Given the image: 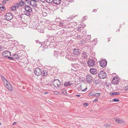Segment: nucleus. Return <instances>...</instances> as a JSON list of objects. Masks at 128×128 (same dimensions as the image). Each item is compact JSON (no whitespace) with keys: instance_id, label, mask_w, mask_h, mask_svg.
Segmentation results:
<instances>
[{"instance_id":"1","label":"nucleus","mask_w":128,"mask_h":128,"mask_svg":"<svg viewBox=\"0 0 128 128\" xmlns=\"http://www.w3.org/2000/svg\"><path fill=\"white\" fill-rule=\"evenodd\" d=\"M24 8L26 10L24 12V14L30 17L32 16L33 14L32 8L28 5H26Z\"/></svg>"},{"instance_id":"2","label":"nucleus","mask_w":128,"mask_h":128,"mask_svg":"<svg viewBox=\"0 0 128 128\" xmlns=\"http://www.w3.org/2000/svg\"><path fill=\"white\" fill-rule=\"evenodd\" d=\"M87 63L89 67H92L94 66L95 61L93 59H90L88 60Z\"/></svg>"},{"instance_id":"3","label":"nucleus","mask_w":128,"mask_h":128,"mask_svg":"<svg viewBox=\"0 0 128 128\" xmlns=\"http://www.w3.org/2000/svg\"><path fill=\"white\" fill-rule=\"evenodd\" d=\"M53 85L55 87L59 88L61 85V82L58 79H55L53 81Z\"/></svg>"},{"instance_id":"4","label":"nucleus","mask_w":128,"mask_h":128,"mask_svg":"<svg viewBox=\"0 0 128 128\" xmlns=\"http://www.w3.org/2000/svg\"><path fill=\"white\" fill-rule=\"evenodd\" d=\"M13 16L10 12L6 13L4 16V18L7 20H9L13 18Z\"/></svg>"},{"instance_id":"5","label":"nucleus","mask_w":128,"mask_h":128,"mask_svg":"<svg viewBox=\"0 0 128 128\" xmlns=\"http://www.w3.org/2000/svg\"><path fill=\"white\" fill-rule=\"evenodd\" d=\"M98 76L101 79H104L106 77V74L104 71H100L98 74Z\"/></svg>"},{"instance_id":"6","label":"nucleus","mask_w":128,"mask_h":128,"mask_svg":"<svg viewBox=\"0 0 128 128\" xmlns=\"http://www.w3.org/2000/svg\"><path fill=\"white\" fill-rule=\"evenodd\" d=\"M34 72L36 76H40L42 74V69L38 68H36L34 70Z\"/></svg>"},{"instance_id":"7","label":"nucleus","mask_w":128,"mask_h":128,"mask_svg":"<svg viewBox=\"0 0 128 128\" xmlns=\"http://www.w3.org/2000/svg\"><path fill=\"white\" fill-rule=\"evenodd\" d=\"M107 64V61L105 60H102L100 62V66L102 68L105 67Z\"/></svg>"},{"instance_id":"8","label":"nucleus","mask_w":128,"mask_h":128,"mask_svg":"<svg viewBox=\"0 0 128 128\" xmlns=\"http://www.w3.org/2000/svg\"><path fill=\"white\" fill-rule=\"evenodd\" d=\"M28 3L33 7H36L37 6V2L33 0H31L27 2Z\"/></svg>"},{"instance_id":"9","label":"nucleus","mask_w":128,"mask_h":128,"mask_svg":"<svg viewBox=\"0 0 128 128\" xmlns=\"http://www.w3.org/2000/svg\"><path fill=\"white\" fill-rule=\"evenodd\" d=\"M119 80L117 77H115L114 78L112 81V84L116 85L118 83Z\"/></svg>"},{"instance_id":"10","label":"nucleus","mask_w":128,"mask_h":128,"mask_svg":"<svg viewBox=\"0 0 128 128\" xmlns=\"http://www.w3.org/2000/svg\"><path fill=\"white\" fill-rule=\"evenodd\" d=\"M42 44H41V46L39 48L38 52H42L45 51L48 48V46L46 47L44 46H42Z\"/></svg>"},{"instance_id":"11","label":"nucleus","mask_w":128,"mask_h":128,"mask_svg":"<svg viewBox=\"0 0 128 128\" xmlns=\"http://www.w3.org/2000/svg\"><path fill=\"white\" fill-rule=\"evenodd\" d=\"M4 84L7 89L10 91L12 90V86L8 81L4 83Z\"/></svg>"},{"instance_id":"12","label":"nucleus","mask_w":128,"mask_h":128,"mask_svg":"<svg viewBox=\"0 0 128 128\" xmlns=\"http://www.w3.org/2000/svg\"><path fill=\"white\" fill-rule=\"evenodd\" d=\"M2 55L4 56L8 57V56H10L11 55V54L9 51L6 50L3 53Z\"/></svg>"},{"instance_id":"13","label":"nucleus","mask_w":128,"mask_h":128,"mask_svg":"<svg viewBox=\"0 0 128 128\" xmlns=\"http://www.w3.org/2000/svg\"><path fill=\"white\" fill-rule=\"evenodd\" d=\"M23 15V14H17L15 16V18L18 20L20 21L22 20V18L23 17V16H22Z\"/></svg>"},{"instance_id":"14","label":"nucleus","mask_w":128,"mask_h":128,"mask_svg":"<svg viewBox=\"0 0 128 128\" xmlns=\"http://www.w3.org/2000/svg\"><path fill=\"white\" fill-rule=\"evenodd\" d=\"M42 44V45H43L45 47L48 46V48L49 45H50V42L49 41L47 40H45L44 42L42 43H41Z\"/></svg>"},{"instance_id":"15","label":"nucleus","mask_w":128,"mask_h":128,"mask_svg":"<svg viewBox=\"0 0 128 128\" xmlns=\"http://www.w3.org/2000/svg\"><path fill=\"white\" fill-rule=\"evenodd\" d=\"M76 25L77 24L76 22H72L70 23L68 25V27L69 28H74V26Z\"/></svg>"},{"instance_id":"16","label":"nucleus","mask_w":128,"mask_h":128,"mask_svg":"<svg viewBox=\"0 0 128 128\" xmlns=\"http://www.w3.org/2000/svg\"><path fill=\"white\" fill-rule=\"evenodd\" d=\"M73 54L75 55H78L80 54V51L78 48H74L73 50Z\"/></svg>"},{"instance_id":"17","label":"nucleus","mask_w":128,"mask_h":128,"mask_svg":"<svg viewBox=\"0 0 128 128\" xmlns=\"http://www.w3.org/2000/svg\"><path fill=\"white\" fill-rule=\"evenodd\" d=\"M90 72L91 74H95L97 73L96 70L94 68H90Z\"/></svg>"},{"instance_id":"18","label":"nucleus","mask_w":128,"mask_h":128,"mask_svg":"<svg viewBox=\"0 0 128 128\" xmlns=\"http://www.w3.org/2000/svg\"><path fill=\"white\" fill-rule=\"evenodd\" d=\"M82 59H86L87 58L88 55L86 52H82Z\"/></svg>"},{"instance_id":"19","label":"nucleus","mask_w":128,"mask_h":128,"mask_svg":"<svg viewBox=\"0 0 128 128\" xmlns=\"http://www.w3.org/2000/svg\"><path fill=\"white\" fill-rule=\"evenodd\" d=\"M86 80L88 82H90L92 80V78L90 75L88 74L86 76Z\"/></svg>"},{"instance_id":"20","label":"nucleus","mask_w":128,"mask_h":128,"mask_svg":"<svg viewBox=\"0 0 128 128\" xmlns=\"http://www.w3.org/2000/svg\"><path fill=\"white\" fill-rule=\"evenodd\" d=\"M13 56L14 59V60H18L20 58V56L18 54H14Z\"/></svg>"},{"instance_id":"21","label":"nucleus","mask_w":128,"mask_h":128,"mask_svg":"<svg viewBox=\"0 0 128 128\" xmlns=\"http://www.w3.org/2000/svg\"><path fill=\"white\" fill-rule=\"evenodd\" d=\"M89 41L86 38L83 40H82L81 41V42L82 44H85L88 42Z\"/></svg>"},{"instance_id":"22","label":"nucleus","mask_w":128,"mask_h":128,"mask_svg":"<svg viewBox=\"0 0 128 128\" xmlns=\"http://www.w3.org/2000/svg\"><path fill=\"white\" fill-rule=\"evenodd\" d=\"M42 75L44 76H46L47 75H48V72L46 70H44L42 72Z\"/></svg>"},{"instance_id":"23","label":"nucleus","mask_w":128,"mask_h":128,"mask_svg":"<svg viewBox=\"0 0 128 128\" xmlns=\"http://www.w3.org/2000/svg\"><path fill=\"white\" fill-rule=\"evenodd\" d=\"M100 79L99 78L97 79L95 78L94 80V82L96 84H99L100 83Z\"/></svg>"},{"instance_id":"24","label":"nucleus","mask_w":128,"mask_h":128,"mask_svg":"<svg viewBox=\"0 0 128 128\" xmlns=\"http://www.w3.org/2000/svg\"><path fill=\"white\" fill-rule=\"evenodd\" d=\"M53 1L54 3L56 5L60 4L61 2L60 0H53Z\"/></svg>"},{"instance_id":"25","label":"nucleus","mask_w":128,"mask_h":128,"mask_svg":"<svg viewBox=\"0 0 128 128\" xmlns=\"http://www.w3.org/2000/svg\"><path fill=\"white\" fill-rule=\"evenodd\" d=\"M32 28H33L34 29H36L38 30V31L40 32H42L41 31V30H40L39 29V28H38V27H36V25H32V26L31 27Z\"/></svg>"},{"instance_id":"26","label":"nucleus","mask_w":128,"mask_h":128,"mask_svg":"<svg viewBox=\"0 0 128 128\" xmlns=\"http://www.w3.org/2000/svg\"><path fill=\"white\" fill-rule=\"evenodd\" d=\"M60 92L62 94L64 95H66L67 94L66 90L64 89L61 90H60Z\"/></svg>"},{"instance_id":"27","label":"nucleus","mask_w":128,"mask_h":128,"mask_svg":"<svg viewBox=\"0 0 128 128\" xmlns=\"http://www.w3.org/2000/svg\"><path fill=\"white\" fill-rule=\"evenodd\" d=\"M115 120L116 122L120 124H123L124 123V122H122V121L118 119H115Z\"/></svg>"},{"instance_id":"28","label":"nucleus","mask_w":128,"mask_h":128,"mask_svg":"<svg viewBox=\"0 0 128 128\" xmlns=\"http://www.w3.org/2000/svg\"><path fill=\"white\" fill-rule=\"evenodd\" d=\"M72 32L71 31H68L67 32H66V34L67 36H72V33L71 32Z\"/></svg>"},{"instance_id":"29","label":"nucleus","mask_w":128,"mask_h":128,"mask_svg":"<svg viewBox=\"0 0 128 128\" xmlns=\"http://www.w3.org/2000/svg\"><path fill=\"white\" fill-rule=\"evenodd\" d=\"M110 94L111 96L118 95L120 94V93L118 92H110Z\"/></svg>"},{"instance_id":"30","label":"nucleus","mask_w":128,"mask_h":128,"mask_svg":"<svg viewBox=\"0 0 128 128\" xmlns=\"http://www.w3.org/2000/svg\"><path fill=\"white\" fill-rule=\"evenodd\" d=\"M0 77L1 78V79L4 82H6V81H8L6 80V79L4 77V76L2 75H1L0 76Z\"/></svg>"},{"instance_id":"31","label":"nucleus","mask_w":128,"mask_h":128,"mask_svg":"<svg viewBox=\"0 0 128 128\" xmlns=\"http://www.w3.org/2000/svg\"><path fill=\"white\" fill-rule=\"evenodd\" d=\"M95 92L93 91L91 92H90L88 94V96H94L95 95Z\"/></svg>"},{"instance_id":"32","label":"nucleus","mask_w":128,"mask_h":128,"mask_svg":"<svg viewBox=\"0 0 128 128\" xmlns=\"http://www.w3.org/2000/svg\"><path fill=\"white\" fill-rule=\"evenodd\" d=\"M70 82H65L64 84V85L65 86H70L71 84H70Z\"/></svg>"},{"instance_id":"33","label":"nucleus","mask_w":128,"mask_h":128,"mask_svg":"<svg viewBox=\"0 0 128 128\" xmlns=\"http://www.w3.org/2000/svg\"><path fill=\"white\" fill-rule=\"evenodd\" d=\"M24 4V2L23 0H21L19 2V5L20 6L22 7Z\"/></svg>"},{"instance_id":"34","label":"nucleus","mask_w":128,"mask_h":128,"mask_svg":"<svg viewBox=\"0 0 128 128\" xmlns=\"http://www.w3.org/2000/svg\"><path fill=\"white\" fill-rule=\"evenodd\" d=\"M120 101V100L119 99L117 98H115L112 99V102H118Z\"/></svg>"},{"instance_id":"35","label":"nucleus","mask_w":128,"mask_h":128,"mask_svg":"<svg viewBox=\"0 0 128 128\" xmlns=\"http://www.w3.org/2000/svg\"><path fill=\"white\" fill-rule=\"evenodd\" d=\"M19 4L18 3H16L15 4L14 6H15L16 8H18L19 6Z\"/></svg>"},{"instance_id":"36","label":"nucleus","mask_w":128,"mask_h":128,"mask_svg":"<svg viewBox=\"0 0 128 128\" xmlns=\"http://www.w3.org/2000/svg\"><path fill=\"white\" fill-rule=\"evenodd\" d=\"M8 58L10 60H14V57L13 55H12V57H10V56H8Z\"/></svg>"},{"instance_id":"37","label":"nucleus","mask_w":128,"mask_h":128,"mask_svg":"<svg viewBox=\"0 0 128 128\" xmlns=\"http://www.w3.org/2000/svg\"><path fill=\"white\" fill-rule=\"evenodd\" d=\"M92 42L94 44V45H96L97 42V41L95 39H94L92 41Z\"/></svg>"},{"instance_id":"38","label":"nucleus","mask_w":128,"mask_h":128,"mask_svg":"<svg viewBox=\"0 0 128 128\" xmlns=\"http://www.w3.org/2000/svg\"><path fill=\"white\" fill-rule=\"evenodd\" d=\"M91 38V36L90 35H88L86 38V39L89 40L90 41V38Z\"/></svg>"},{"instance_id":"39","label":"nucleus","mask_w":128,"mask_h":128,"mask_svg":"<svg viewBox=\"0 0 128 128\" xmlns=\"http://www.w3.org/2000/svg\"><path fill=\"white\" fill-rule=\"evenodd\" d=\"M94 94L95 95L94 96H97V97H99L100 96V94L99 93H97L96 94L95 93Z\"/></svg>"},{"instance_id":"40","label":"nucleus","mask_w":128,"mask_h":128,"mask_svg":"<svg viewBox=\"0 0 128 128\" xmlns=\"http://www.w3.org/2000/svg\"><path fill=\"white\" fill-rule=\"evenodd\" d=\"M46 1L48 3H51L53 1V0H46Z\"/></svg>"},{"instance_id":"41","label":"nucleus","mask_w":128,"mask_h":128,"mask_svg":"<svg viewBox=\"0 0 128 128\" xmlns=\"http://www.w3.org/2000/svg\"><path fill=\"white\" fill-rule=\"evenodd\" d=\"M11 8V10L13 11L15 10L16 9L15 6H12Z\"/></svg>"},{"instance_id":"42","label":"nucleus","mask_w":128,"mask_h":128,"mask_svg":"<svg viewBox=\"0 0 128 128\" xmlns=\"http://www.w3.org/2000/svg\"><path fill=\"white\" fill-rule=\"evenodd\" d=\"M58 52L57 51H55L54 53V56H58Z\"/></svg>"},{"instance_id":"43","label":"nucleus","mask_w":128,"mask_h":128,"mask_svg":"<svg viewBox=\"0 0 128 128\" xmlns=\"http://www.w3.org/2000/svg\"><path fill=\"white\" fill-rule=\"evenodd\" d=\"M104 126L106 128H108L110 126V124H105Z\"/></svg>"},{"instance_id":"44","label":"nucleus","mask_w":128,"mask_h":128,"mask_svg":"<svg viewBox=\"0 0 128 128\" xmlns=\"http://www.w3.org/2000/svg\"><path fill=\"white\" fill-rule=\"evenodd\" d=\"M124 89L126 91H128V86H126L124 88Z\"/></svg>"},{"instance_id":"45","label":"nucleus","mask_w":128,"mask_h":128,"mask_svg":"<svg viewBox=\"0 0 128 128\" xmlns=\"http://www.w3.org/2000/svg\"><path fill=\"white\" fill-rule=\"evenodd\" d=\"M64 24L63 23L61 22L59 24V26H62Z\"/></svg>"},{"instance_id":"46","label":"nucleus","mask_w":128,"mask_h":128,"mask_svg":"<svg viewBox=\"0 0 128 128\" xmlns=\"http://www.w3.org/2000/svg\"><path fill=\"white\" fill-rule=\"evenodd\" d=\"M54 37L53 36H50L49 38V39L50 40L51 39V40H52V39L54 40Z\"/></svg>"},{"instance_id":"47","label":"nucleus","mask_w":128,"mask_h":128,"mask_svg":"<svg viewBox=\"0 0 128 128\" xmlns=\"http://www.w3.org/2000/svg\"><path fill=\"white\" fill-rule=\"evenodd\" d=\"M98 98L97 97H96L95 99H94L93 101V102H96L98 101Z\"/></svg>"},{"instance_id":"48","label":"nucleus","mask_w":128,"mask_h":128,"mask_svg":"<svg viewBox=\"0 0 128 128\" xmlns=\"http://www.w3.org/2000/svg\"><path fill=\"white\" fill-rule=\"evenodd\" d=\"M4 5H3L2 6V8L0 9L2 11H4Z\"/></svg>"},{"instance_id":"49","label":"nucleus","mask_w":128,"mask_h":128,"mask_svg":"<svg viewBox=\"0 0 128 128\" xmlns=\"http://www.w3.org/2000/svg\"><path fill=\"white\" fill-rule=\"evenodd\" d=\"M36 42L37 43H39L40 44H41L40 42L38 40H36Z\"/></svg>"},{"instance_id":"50","label":"nucleus","mask_w":128,"mask_h":128,"mask_svg":"<svg viewBox=\"0 0 128 128\" xmlns=\"http://www.w3.org/2000/svg\"><path fill=\"white\" fill-rule=\"evenodd\" d=\"M81 28H82L81 27H80V28H78L77 29L78 30V31H81Z\"/></svg>"},{"instance_id":"51","label":"nucleus","mask_w":128,"mask_h":128,"mask_svg":"<svg viewBox=\"0 0 128 128\" xmlns=\"http://www.w3.org/2000/svg\"><path fill=\"white\" fill-rule=\"evenodd\" d=\"M84 105H85V106L86 107L88 105V104L87 103H84Z\"/></svg>"},{"instance_id":"52","label":"nucleus","mask_w":128,"mask_h":128,"mask_svg":"<svg viewBox=\"0 0 128 128\" xmlns=\"http://www.w3.org/2000/svg\"><path fill=\"white\" fill-rule=\"evenodd\" d=\"M76 36L77 37V38L78 39L80 38V36L79 35H77V36Z\"/></svg>"},{"instance_id":"53","label":"nucleus","mask_w":128,"mask_h":128,"mask_svg":"<svg viewBox=\"0 0 128 128\" xmlns=\"http://www.w3.org/2000/svg\"><path fill=\"white\" fill-rule=\"evenodd\" d=\"M6 0H4V1L2 3L4 4H6Z\"/></svg>"},{"instance_id":"54","label":"nucleus","mask_w":128,"mask_h":128,"mask_svg":"<svg viewBox=\"0 0 128 128\" xmlns=\"http://www.w3.org/2000/svg\"><path fill=\"white\" fill-rule=\"evenodd\" d=\"M3 5L2 4H0V9H1V8H2V6H3Z\"/></svg>"},{"instance_id":"55","label":"nucleus","mask_w":128,"mask_h":128,"mask_svg":"<svg viewBox=\"0 0 128 128\" xmlns=\"http://www.w3.org/2000/svg\"><path fill=\"white\" fill-rule=\"evenodd\" d=\"M76 96L78 97H80V96L79 94H76Z\"/></svg>"},{"instance_id":"56","label":"nucleus","mask_w":128,"mask_h":128,"mask_svg":"<svg viewBox=\"0 0 128 128\" xmlns=\"http://www.w3.org/2000/svg\"><path fill=\"white\" fill-rule=\"evenodd\" d=\"M76 65H77V64H74L73 65V66L74 68V66H76Z\"/></svg>"},{"instance_id":"57","label":"nucleus","mask_w":128,"mask_h":128,"mask_svg":"<svg viewBox=\"0 0 128 128\" xmlns=\"http://www.w3.org/2000/svg\"><path fill=\"white\" fill-rule=\"evenodd\" d=\"M40 0L42 2H45L46 0Z\"/></svg>"},{"instance_id":"58","label":"nucleus","mask_w":128,"mask_h":128,"mask_svg":"<svg viewBox=\"0 0 128 128\" xmlns=\"http://www.w3.org/2000/svg\"><path fill=\"white\" fill-rule=\"evenodd\" d=\"M46 14H47L46 12H44L43 13V15L44 14L45 15V16H46Z\"/></svg>"},{"instance_id":"59","label":"nucleus","mask_w":128,"mask_h":128,"mask_svg":"<svg viewBox=\"0 0 128 128\" xmlns=\"http://www.w3.org/2000/svg\"><path fill=\"white\" fill-rule=\"evenodd\" d=\"M97 10H96L95 9L94 10H93V12H96V11Z\"/></svg>"},{"instance_id":"60","label":"nucleus","mask_w":128,"mask_h":128,"mask_svg":"<svg viewBox=\"0 0 128 128\" xmlns=\"http://www.w3.org/2000/svg\"><path fill=\"white\" fill-rule=\"evenodd\" d=\"M16 124V122H14L13 124H12V125H14V124Z\"/></svg>"},{"instance_id":"61","label":"nucleus","mask_w":128,"mask_h":128,"mask_svg":"<svg viewBox=\"0 0 128 128\" xmlns=\"http://www.w3.org/2000/svg\"><path fill=\"white\" fill-rule=\"evenodd\" d=\"M120 31V30L119 29H118L116 31V32H119Z\"/></svg>"},{"instance_id":"62","label":"nucleus","mask_w":128,"mask_h":128,"mask_svg":"<svg viewBox=\"0 0 128 128\" xmlns=\"http://www.w3.org/2000/svg\"><path fill=\"white\" fill-rule=\"evenodd\" d=\"M46 22H47L48 23H49L50 22V21L49 20H46Z\"/></svg>"},{"instance_id":"63","label":"nucleus","mask_w":128,"mask_h":128,"mask_svg":"<svg viewBox=\"0 0 128 128\" xmlns=\"http://www.w3.org/2000/svg\"><path fill=\"white\" fill-rule=\"evenodd\" d=\"M48 92H44V94H48Z\"/></svg>"},{"instance_id":"64","label":"nucleus","mask_w":128,"mask_h":128,"mask_svg":"<svg viewBox=\"0 0 128 128\" xmlns=\"http://www.w3.org/2000/svg\"><path fill=\"white\" fill-rule=\"evenodd\" d=\"M108 42L110 40L109 39V38H108Z\"/></svg>"}]
</instances>
